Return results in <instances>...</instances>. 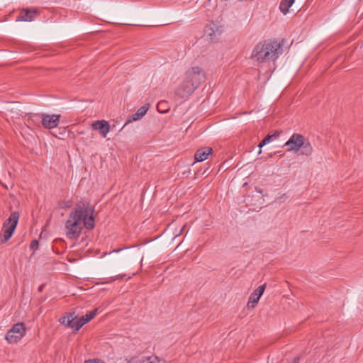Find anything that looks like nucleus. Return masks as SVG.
I'll return each instance as SVG.
<instances>
[{"instance_id": "nucleus-1", "label": "nucleus", "mask_w": 363, "mask_h": 363, "mask_svg": "<svg viewBox=\"0 0 363 363\" xmlns=\"http://www.w3.org/2000/svg\"><path fill=\"white\" fill-rule=\"evenodd\" d=\"M94 208L86 201L77 202L76 208L72 211L65 223L66 236L69 239L77 238L82 230V221L87 230L95 226L94 214Z\"/></svg>"}, {"instance_id": "nucleus-2", "label": "nucleus", "mask_w": 363, "mask_h": 363, "mask_svg": "<svg viewBox=\"0 0 363 363\" xmlns=\"http://www.w3.org/2000/svg\"><path fill=\"white\" fill-rule=\"evenodd\" d=\"M283 52V45L277 40H264L257 43L251 58L258 63L274 62Z\"/></svg>"}, {"instance_id": "nucleus-3", "label": "nucleus", "mask_w": 363, "mask_h": 363, "mask_svg": "<svg viewBox=\"0 0 363 363\" xmlns=\"http://www.w3.org/2000/svg\"><path fill=\"white\" fill-rule=\"evenodd\" d=\"M284 147L287 151L295 153L301 150V154L306 156H310L313 152V147L308 140L298 133H294L285 143Z\"/></svg>"}, {"instance_id": "nucleus-4", "label": "nucleus", "mask_w": 363, "mask_h": 363, "mask_svg": "<svg viewBox=\"0 0 363 363\" xmlns=\"http://www.w3.org/2000/svg\"><path fill=\"white\" fill-rule=\"evenodd\" d=\"M19 213L13 211L11 213L9 217L6 220L3 225L1 233V242H7L12 236L19 220Z\"/></svg>"}, {"instance_id": "nucleus-5", "label": "nucleus", "mask_w": 363, "mask_h": 363, "mask_svg": "<svg viewBox=\"0 0 363 363\" xmlns=\"http://www.w3.org/2000/svg\"><path fill=\"white\" fill-rule=\"evenodd\" d=\"M184 78L197 89L205 81L206 73L201 67L196 66L186 71Z\"/></svg>"}, {"instance_id": "nucleus-6", "label": "nucleus", "mask_w": 363, "mask_h": 363, "mask_svg": "<svg viewBox=\"0 0 363 363\" xmlns=\"http://www.w3.org/2000/svg\"><path fill=\"white\" fill-rule=\"evenodd\" d=\"M24 335L23 323H18L7 332L6 340L11 344L17 343Z\"/></svg>"}, {"instance_id": "nucleus-7", "label": "nucleus", "mask_w": 363, "mask_h": 363, "mask_svg": "<svg viewBox=\"0 0 363 363\" xmlns=\"http://www.w3.org/2000/svg\"><path fill=\"white\" fill-rule=\"evenodd\" d=\"M61 320V323L63 325L74 329L75 331H78L85 325V322H83L82 318H77L74 312L67 314V315L63 317Z\"/></svg>"}, {"instance_id": "nucleus-8", "label": "nucleus", "mask_w": 363, "mask_h": 363, "mask_svg": "<svg viewBox=\"0 0 363 363\" xmlns=\"http://www.w3.org/2000/svg\"><path fill=\"white\" fill-rule=\"evenodd\" d=\"M196 89L184 78L182 82L176 89L175 94L181 99H186Z\"/></svg>"}, {"instance_id": "nucleus-9", "label": "nucleus", "mask_w": 363, "mask_h": 363, "mask_svg": "<svg viewBox=\"0 0 363 363\" xmlns=\"http://www.w3.org/2000/svg\"><path fill=\"white\" fill-rule=\"evenodd\" d=\"M60 115L43 113L42 125L47 129L56 128L60 122Z\"/></svg>"}, {"instance_id": "nucleus-10", "label": "nucleus", "mask_w": 363, "mask_h": 363, "mask_svg": "<svg viewBox=\"0 0 363 363\" xmlns=\"http://www.w3.org/2000/svg\"><path fill=\"white\" fill-rule=\"evenodd\" d=\"M266 289V284H263L255 289L250 296L249 301L247 303L248 308H255L258 303L260 297L263 294Z\"/></svg>"}, {"instance_id": "nucleus-11", "label": "nucleus", "mask_w": 363, "mask_h": 363, "mask_svg": "<svg viewBox=\"0 0 363 363\" xmlns=\"http://www.w3.org/2000/svg\"><path fill=\"white\" fill-rule=\"evenodd\" d=\"M37 13H38V11L36 9H21L18 16L17 17L16 21L30 22L34 19V16Z\"/></svg>"}, {"instance_id": "nucleus-12", "label": "nucleus", "mask_w": 363, "mask_h": 363, "mask_svg": "<svg viewBox=\"0 0 363 363\" xmlns=\"http://www.w3.org/2000/svg\"><path fill=\"white\" fill-rule=\"evenodd\" d=\"M91 126L94 130H99L103 138L106 137L111 128L109 123L104 120L96 121L92 123Z\"/></svg>"}, {"instance_id": "nucleus-13", "label": "nucleus", "mask_w": 363, "mask_h": 363, "mask_svg": "<svg viewBox=\"0 0 363 363\" xmlns=\"http://www.w3.org/2000/svg\"><path fill=\"white\" fill-rule=\"evenodd\" d=\"M128 363H164L163 359H159L157 356L133 357Z\"/></svg>"}, {"instance_id": "nucleus-14", "label": "nucleus", "mask_w": 363, "mask_h": 363, "mask_svg": "<svg viewBox=\"0 0 363 363\" xmlns=\"http://www.w3.org/2000/svg\"><path fill=\"white\" fill-rule=\"evenodd\" d=\"M43 114L30 113L24 117L25 123L28 127L35 125H39L42 123Z\"/></svg>"}, {"instance_id": "nucleus-15", "label": "nucleus", "mask_w": 363, "mask_h": 363, "mask_svg": "<svg viewBox=\"0 0 363 363\" xmlns=\"http://www.w3.org/2000/svg\"><path fill=\"white\" fill-rule=\"evenodd\" d=\"M213 153V149L209 147H204L199 149L194 155L196 162H202L206 160L208 155Z\"/></svg>"}, {"instance_id": "nucleus-16", "label": "nucleus", "mask_w": 363, "mask_h": 363, "mask_svg": "<svg viewBox=\"0 0 363 363\" xmlns=\"http://www.w3.org/2000/svg\"><path fill=\"white\" fill-rule=\"evenodd\" d=\"M148 108L149 104H145L144 106H141L135 113L131 115V116L128 119L125 125L140 119L145 115Z\"/></svg>"}, {"instance_id": "nucleus-17", "label": "nucleus", "mask_w": 363, "mask_h": 363, "mask_svg": "<svg viewBox=\"0 0 363 363\" xmlns=\"http://www.w3.org/2000/svg\"><path fill=\"white\" fill-rule=\"evenodd\" d=\"M205 33L208 35L211 40H214L220 35L221 30L213 24L206 27Z\"/></svg>"}, {"instance_id": "nucleus-18", "label": "nucleus", "mask_w": 363, "mask_h": 363, "mask_svg": "<svg viewBox=\"0 0 363 363\" xmlns=\"http://www.w3.org/2000/svg\"><path fill=\"white\" fill-rule=\"evenodd\" d=\"M279 133H274L272 135H267L258 145V147H259V154L262 152L261 148L267 145V143H269L270 142L273 141L274 140L277 139L279 137Z\"/></svg>"}, {"instance_id": "nucleus-19", "label": "nucleus", "mask_w": 363, "mask_h": 363, "mask_svg": "<svg viewBox=\"0 0 363 363\" xmlns=\"http://www.w3.org/2000/svg\"><path fill=\"white\" fill-rule=\"evenodd\" d=\"M295 0H281L279 4V9L284 13L286 14L288 12L289 9L292 6Z\"/></svg>"}, {"instance_id": "nucleus-20", "label": "nucleus", "mask_w": 363, "mask_h": 363, "mask_svg": "<svg viewBox=\"0 0 363 363\" xmlns=\"http://www.w3.org/2000/svg\"><path fill=\"white\" fill-rule=\"evenodd\" d=\"M98 313V308H95L94 310L89 311L85 315L82 316L83 322H85V324L89 322L91 319H93Z\"/></svg>"}, {"instance_id": "nucleus-21", "label": "nucleus", "mask_w": 363, "mask_h": 363, "mask_svg": "<svg viewBox=\"0 0 363 363\" xmlns=\"http://www.w3.org/2000/svg\"><path fill=\"white\" fill-rule=\"evenodd\" d=\"M72 206V201H59L57 203V208L60 209L69 208Z\"/></svg>"}, {"instance_id": "nucleus-22", "label": "nucleus", "mask_w": 363, "mask_h": 363, "mask_svg": "<svg viewBox=\"0 0 363 363\" xmlns=\"http://www.w3.org/2000/svg\"><path fill=\"white\" fill-rule=\"evenodd\" d=\"M157 108L160 113H166L169 111L167 102L165 101H160L157 105Z\"/></svg>"}, {"instance_id": "nucleus-23", "label": "nucleus", "mask_w": 363, "mask_h": 363, "mask_svg": "<svg viewBox=\"0 0 363 363\" xmlns=\"http://www.w3.org/2000/svg\"><path fill=\"white\" fill-rule=\"evenodd\" d=\"M38 240H33V241L31 242L30 245V247L31 249H34L35 247H37V246H38Z\"/></svg>"}, {"instance_id": "nucleus-24", "label": "nucleus", "mask_w": 363, "mask_h": 363, "mask_svg": "<svg viewBox=\"0 0 363 363\" xmlns=\"http://www.w3.org/2000/svg\"><path fill=\"white\" fill-rule=\"evenodd\" d=\"M84 363H104L103 362L98 361L97 359H89L86 361Z\"/></svg>"}, {"instance_id": "nucleus-25", "label": "nucleus", "mask_w": 363, "mask_h": 363, "mask_svg": "<svg viewBox=\"0 0 363 363\" xmlns=\"http://www.w3.org/2000/svg\"><path fill=\"white\" fill-rule=\"evenodd\" d=\"M45 287V284H41L39 287H38V291L39 292H42L43 289Z\"/></svg>"}, {"instance_id": "nucleus-26", "label": "nucleus", "mask_w": 363, "mask_h": 363, "mask_svg": "<svg viewBox=\"0 0 363 363\" xmlns=\"http://www.w3.org/2000/svg\"><path fill=\"white\" fill-rule=\"evenodd\" d=\"M286 198V195L284 194L281 196L279 198L280 201H282V200H284Z\"/></svg>"}, {"instance_id": "nucleus-27", "label": "nucleus", "mask_w": 363, "mask_h": 363, "mask_svg": "<svg viewBox=\"0 0 363 363\" xmlns=\"http://www.w3.org/2000/svg\"><path fill=\"white\" fill-rule=\"evenodd\" d=\"M121 250H113V252H119Z\"/></svg>"}]
</instances>
